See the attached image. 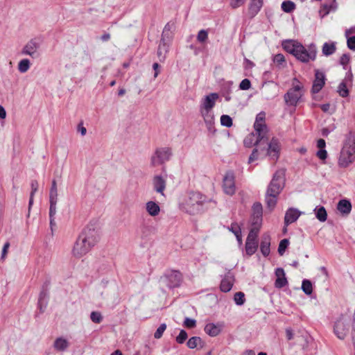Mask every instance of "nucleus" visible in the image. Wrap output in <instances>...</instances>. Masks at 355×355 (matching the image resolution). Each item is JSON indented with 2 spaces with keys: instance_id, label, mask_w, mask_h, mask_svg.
<instances>
[{
  "instance_id": "1a4fd4ad",
  "label": "nucleus",
  "mask_w": 355,
  "mask_h": 355,
  "mask_svg": "<svg viewBox=\"0 0 355 355\" xmlns=\"http://www.w3.org/2000/svg\"><path fill=\"white\" fill-rule=\"evenodd\" d=\"M262 142L265 143L268 146L266 155H268L271 159L277 161L279 157L280 151L279 140L275 137H272L269 143L268 140L266 141V139L262 141Z\"/></svg>"
},
{
  "instance_id": "bb28decb",
  "label": "nucleus",
  "mask_w": 355,
  "mask_h": 355,
  "mask_svg": "<svg viewBox=\"0 0 355 355\" xmlns=\"http://www.w3.org/2000/svg\"><path fill=\"white\" fill-rule=\"evenodd\" d=\"M187 345L190 349H194L197 347H199L200 349H202L205 346V343L200 337L193 336L189 339Z\"/></svg>"
},
{
  "instance_id": "6e6d98bb",
  "label": "nucleus",
  "mask_w": 355,
  "mask_h": 355,
  "mask_svg": "<svg viewBox=\"0 0 355 355\" xmlns=\"http://www.w3.org/2000/svg\"><path fill=\"white\" fill-rule=\"evenodd\" d=\"M349 62V54H343L340 59V64L343 66L345 69H347V65Z\"/></svg>"
},
{
  "instance_id": "39448f33",
  "label": "nucleus",
  "mask_w": 355,
  "mask_h": 355,
  "mask_svg": "<svg viewBox=\"0 0 355 355\" xmlns=\"http://www.w3.org/2000/svg\"><path fill=\"white\" fill-rule=\"evenodd\" d=\"M303 86L297 78L293 80V87L284 94L286 103L291 106H295L302 98Z\"/></svg>"
},
{
  "instance_id": "864d4df0",
  "label": "nucleus",
  "mask_w": 355,
  "mask_h": 355,
  "mask_svg": "<svg viewBox=\"0 0 355 355\" xmlns=\"http://www.w3.org/2000/svg\"><path fill=\"white\" fill-rule=\"evenodd\" d=\"M251 87L250 80L245 78L239 84V88L241 90H248Z\"/></svg>"
},
{
  "instance_id": "a18cd8bd",
  "label": "nucleus",
  "mask_w": 355,
  "mask_h": 355,
  "mask_svg": "<svg viewBox=\"0 0 355 355\" xmlns=\"http://www.w3.org/2000/svg\"><path fill=\"white\" fill-rule=\"evenodd\" d=\"M90 319L93 322L99 324L103 320V316L98 311H92L90 314Z\"/></svg>"
},
{
  "instance_id": "412c9836",
  "label": "nucleus",
  "mask_w": 355,
  "mask_h": 355,
  "mask_svg": "<svg viewBox=\"0 0 355 355\" xmlns=\"http://www.w3.org/2000/svg\"><path fill=\"white\" fill-rule=\"evenodd\" d=\"M154 189L164 196V191L166 189V180L161 175H155L153 180Z\"/></svg>"
},
{
  "instance_id": "c756f323",
  "label": "nucleus",
  "mask_w": 355,
  "mask_h": 355,
  "mask_svg": "<svg viewBox=\"0 0 355 355\" xmlns=\"http://www.w3.org/2000/svg\"><path fill=\"white\" fill-rule=\"evenodd\" d=\"M200 113L202 114V116L204 119V121H205L206 125H211V123L214 121V115L212 114L211 110H201V109H200Z\"/></svg>"
},
{
  "instance_id": "aec40b11",
  "label": "nucleus",
  "mask_w": 355,
  "mask_h": 355,
  "mask_svg": "<svg viewBox=\"0 0 355 355\" xmlns=\"http://www.w3.org/2000/svg\"><path fill=\"white\" fill-rule=\"evenodd\" d=\"M168 287L170 288H176L180 286L182 275L178 271H173L168 277Z\"/></svg>"
},
{
  "instance_id": "393cba45",
  "label": "nucleus",
  "mask_w": 355,
  "mask_h": 355,
  "mask_svg": "<svg viewBox=\"0 0 355 355\" xmlns=\"http://www.w3.org/2000/svg\"><path fill=\"white\" fill-rule=\"evenodd\" d=\"M69 343L67 340L60 337L55 339L53 343V347L59 352H64L69 347Z\"/></svg>"
},
{
  "instance_id": "423d86ee",
  "label": "nucleus",
  "mask_w": 355,
  "mask_h": 355,
  "mask_svg": "<svg viewBox=\"0 0 355 355\" xmlns=\"http://www.w3.org/2000/svg\"><path fill=\"white\" fill-rule=\"evenodd\" d=\"M172 155L170 148L164 147L157 148L150 159V165L153 167L162 165L168 161Z\"/></svg>"
},
{
  "instance_id": "7c9ffc66",
  "label": "nucleus",
  "mask_w": 355,
  "mask_h": 355,
  "mask_svg": "<svg viewBox=\"0 0 355 355\" xmlns=\"http://www.w3.org/2000/svg\"><path fill=\"white\" fill-rule=\"evenodd\" d=\"M258 248V242H245V252L248 255H252L255 253Z\"/></svg>"
},
{
  "instance_id": "f704fd0d",
  "label": "nucleus",
  "mask_w": 355,
  "mask_h": 355,
  "mask_svg": "<svg viewBox=\"0 0 355 355\" xmlns=\"http://www.w3.org/2000/svg\"><path fill=\"white\" fill-rule=\"evenodd\" d=\"M263 91L267 98H272L277 94V87L275 85L266 86Z\"/></svg>"
},
{
  "instance_id": "473e14b6",
  "label": "nucleus",
  "mask_w": 355,
  "mask_h": 355,
  "mask_svg": "<svg viewBox=\"0 0 355 355\" xmlns=\"http://www.w3.org/2000/svg\"><path fill=\"white\" fill-rule=\"evenodd\" d=\"M228 229L235 235L239 242L242 241L241 230L236 223H232L230 227H228Z\"/></svg>"
},
{
  "instance_id": "6ab92c4d",
  "label": "nucleus",
  "mask_w": 355,
  "mask_h": 355,
  "mask_svg": "<svg viewBox=\"0 0 355 355\" xmlns=\"http://www.w3.org/2000/svg\"><path fill=\"white\" fill-rule=\"evenodd\" d=\"M275 275L277 277L275 282V286L276 288H282L288 284V281L286 278L285 272L283 268H277L275 270Z\"/></svg>"
},
{
  "instance_id": "f3484780",
  "label": "nucleus",
  "mask_w": 355,
  "mask_h": 355,
  "mask_svg": "<svg viewBox=\"0 0 355 355\" xmlns=\"http://www.w3.org/2000/svg\"><path fill=\"white\" fill-rule=\"evenodd\" d=\"M270 236L268 233H265L262 235L261 241L260 243V250L263 256L268 257L270 252Z\"/></svg>"
},
{
  "instance_id": "69168bd1",
  "label": "nucleus",
  "mask_w": 355,
  "mask_h": 355,
  "mask_svg": "<svg viewBox=\"0 0 355 355\" xmlns=\"http://www.w3.org/2000/svg\"><path fill=\"white\" fill-rule=\"evenodd\" d=\"M9 247H10L9 242H6L4 244V245L3 247V249H2L1 257V259L3 260L5 259L6 256V254L8 252V250Z\"/></svg>"
},
{
  "instance_id": "f257e3e1",
  "label": "nucleus",
  "mask_w": 355,
  "mask_h": 355,
  "mask_svg": "<svg viewBox=\"0 0 355 355\" xmlns=\"http://www.w3.org/2000/svg\"><path fill=\"white\" fill-rule=\"evenodd\" d=\"M283 49L290 54L294 55L299 61L307 63L310 60H315L317 50L315 45L311 44L306 49L301 43L293 40H287L282 42Z\"/></svg>"
},
{
  "instance_id": "de8ad7c7",
  "label": "nucleus",
  "mask_w": 355,
  "mask_h": 355,
  "mask_svg": "<svg viewBox=\"0 0 355 355\" xmlns=\"http://www.w3.org/2000/svg\"><path fill=\"white\" fill-rule=\"evenodd\" d=\"M208 38V33L207 31L202 29L200 30L197 35V40L200 43H204Z\"/></svg>"
},
{
  "instance_id": "f8f14e48",
  "label": "nucleus",
  "mask_w": 355,
  "mask_h": 355,
  "mask_svg": "<svg viewBox=\"0 0 355 355\" xmlns=\"http://www.w3.org/2000/svg\"><path fill=\"white\" fill-rule=\"evenodd\" d=\"M254 128L257 135V140L254 144V146L259 145L265 139H266V141L268 140V138L266 137L268 128L266 123H254Z\"/></svg>"
},
{
  "instance_id": "3c124183",
  "label": "nucleus",
  "mask_w": 355,
  "mask_h": 355,
  "mask_svg": "<svg viewBox=\"0 0 355 355\" xmlns=\"http://www.w3.org/2000/svg\"><path fill=\"white\" fill-rule=\"evenodd\" d=\"M58 200H49V218L54 217L56 214V204Z\"/></svg>"
},
{
  "instance_id": "20e7f679",
  "label": "nucleus",
  "mask_w": 355,
  "mask_h": 355,
  "mask_svg": "<svg viewBox=\"0 0 355 355\" xmlns=\"http://www.w3.org/2000/svg\"><path fill=\"white\" fill-rule=\"evenodd\" d=\"M355 160V144L353 140L349 139L344 144L338 159V165L346 168Z\"/></svg>"
},
{
  "instance_id": "58836bf2",
  "label": "nucleus",
  "mask_w": 355,
  "mask_h": 355,
  "mask_svg": "<svg viewBox=\"0 0 355 355\" xmlns=\"http://www.w3.org/2000/svg\"><path fill=\"white\" fill-rule=\"evenodd\" d=\"M295 8V4L291 1H285L282 3V9L285 12H291Z\"/></svg>"
},
{
  "instance_id": "774afa93",
  "label": "nucleus",
  "mask_w": 355,
  "mask_h": 355,
  "mask_svg": "<svg viewBox=\"0 0 355 355\" xmlns=\"http://www.w3.org/2000/svg\"><path fill=\"white\" fill-rule=\"evenodd\" d=\"M153 68L155 71L154 77L156 78V77H157L158 74L159 73L160 65L158 63L155 62L153 64Z\"/></svg>"
},
{
  "instance_id": "a211bd4d",
  "label": "nucleus",
  "mask_w": 355,
  "mask_h": 355,
  "mask_svg": "<svg viewBox=\"0 0 355 355\" xmlns=\"http://www.w3.org/2000/svg\"><path fill=\"white\" fill-rule=\"evenodd\" d=\"M234 280L233 275L228 272L221 280L220 285L221 291L225 293L229 292L233 286Z\"/></svg>"
},
{
  "instance_id": "6e6552de",
  "label": "nucleus",
  "mask_w": 355,
  "mask_h": 355,
  "mask_svg": "<svg viewBox=\"0 0 355 355\" xmlns=\"http://www.w3.org/2000/svg\"><path fill=\"white\" fill-rule=\"evenodd\" d=\"M92 248L85 239L83 241L79 235L76 240L72 252L73 254L78 258H80L86 254Z\"/></svg>"
},
{
  "instance_id": "ddd939ff",
  "label": "nucleus",
  "mask_w": 355,
  "mask_h": 355,
  "mask_svg": "<svg viewBox=\"0 0 355 355\" xmlns=\"http://www.w3.org/2000/svg\"><path fill=\"white\" fill-rule=\"evenodd\" d=\"M325 84V75L323 72L318 69L315 71V79L312 85L311 92L313 94L318 93Z\"/></svg>"
},
{
  "instance_id": "4468645a",
  "label": "nucleus",
  "mask_w": 355,
  "mask_h": 355,
  "mask_svg": "<svg viewBox=\"0 0 355 355\" xmlns=\"http://www.w3.org/2000/svg\"><path fill=\"white\" fill-rule=\"evenodd\" d=\"M218 97L219 96L217 93H211L209 95L205 96L202 100L200 109L211 110L215 106L216 101Z\"/></svg>"
},
{
  "instance_id": "0eeeda50",
  "label": "nucleus",
  "mask_w": 355,
  "mask_h": 355,
  "mask_svg": "<svg viewBox=\"0 0 355 355\" xmlns=\"http://www.w3.org/2000/svg\"><path fill=\"white\" fill-rule=\"evenodd\" d=\"M80 236L81 239H85L92 247L96 245L99 239L98 232L92 225L87 226Z\"/></svg>"
},
{
  "instance_id": "5701e85b",
  "label": "nucleus",
  "mask_w": 355,
  "mask_h": 355,
  "mask_svg": "<svg viewBox=\"0 0 355 355\" xmlns=\"http://www.w3.org/2000/svg\"><path fill=\"white\" fill-rule=\"evenodd\" d=\"M146 209L148 214L151 216H157L160 212V207L157 203L154 201H148L146 203Z\"/></svg>"
},
{
  "instance_id": "603ef678",
  "label": "nucleus",
  "mask_w": 355,
  "mask_h": 355,
  "mask_svg": "<svg viewBox=\"0 0 355 355\" xmlns=\"http://www.w3.org/2000/svg\"><path fill=\"white\" fill-rule=\"evenodd\" d=\"M171 38H172V33L167 32V31H166L165 30H163L160 41H162L164 43L167 42L168 44H169V43L171 40Z\"/></svg>"
},
{
  "instance_id": "72a5a7b5",
  "label": "nucleus",
  "mask_w": 355,
  "mask_h": 355,
  "mask_svg": "<svg viewBox=\"0 0 355 355\" xmlns=\"http://www.w3.org/2000/svg\"><path fill=\"white\" fill-rule=\"evenodd\" d=\"M316 218L320 222H324L327 218V214L324 207H320L318 209H315Z\"/></svg>"
},
{
  "instance_id": "9d476101",
  "label": "nucleus",
  "mask_w": 355,
  "mask_h": 355,
  "mask_svg": "<svg viewBox=\"0 0 355 355\" xmlns=\"http://www.w3.org/2000/svg\"><path fill=\"white\" fill-rule=\"evenodd\" d=\"M39 48L40 44L36 39H32L23 47L21 54L29 55L33 58H37L40 56V53L37 51Z\"/></svg>"
},
{
  "instance_id": "338daca9",
  "label": "nucleus",
  "mask_w": 355,
  "mask_h": 355,
  "mask_svg": "<svg viewBox=\"0 0 355 355\" xmlns=\"http://www.w3.org/2000/svg\"><path fill=\"white\" fill-rule=\"evenodd\" d=\"M78 131L80 132L82 136H84V135H86L87 130L83 126V123H80L78 124Z\"/></svg>"
},
{
  "instance_id": "c85d7f7f",
  "label": "nucleus",
  "mask_w": 355,
  "mask_h": 355,
  "mask_svg": "<svg viewBox=\"0 0 355 355\" xmlns=\"http://www.w3.org/2000/svg\"><path fill=\"white\" fill-rule=\"evenodd\" d=\"M205 331L210 336H216L219 334L220 329V328L213 323H209L205 327Z\"/></svg>"
},
{
  "instance_id": "b1692460",
  "label": "nucleus",
  "mask_w": 355,
  "mask_h": 355,
  "mask_svg": "<svg viewBox=\"0 0 355 355\" xmlns=\"http://www.w3.org/2000/svg\"><path fill=\"white\" fill-rule=\"evenodd\" d=\"M337 209L343 214H348L352 210V205L349 200L346 199L340 200L337 205Z\"/></svg>"
},
{
  "instance_id": "8fccbe9b",
  "label": "nucleus",
  "mask_w": 355,
  "mask_h": 355,
  "mask_svg": "<svg viewBox=\"0 0 355 355\" xmlns=\"http://www.w3.org/2000/svg\"><path fill=\"white\" fill-rule=\"evenodd\" d=\"M188 335L186 331L182 329L180 331L179 335L176 337V342L179 344L184 343L187 339Z\"/></svg>"
},
{
  "instance_id": "e433bc0d",
  "label": "nucleus",
  "mask_w": 355,
  "mask_h": 355,
  "mask_svg": "<svg viewBox=\"0 0 355 355\" xmlns=\"http://www.w3.org/2000/svg\"><path fill=\"white\" fill-rule=\"evenodd\" d=\"M31 62L28 59H23L18 64V70L21 73L26 72L30 68Z\"/></svg>"
},
{
  "instance_id": "dca6fc26",
  "label": "nucleus",
  "mask_w": 355,
  "mask_h": 355,
  "mask_svg": "<svg viewBox=\"0 0 355 355\" xmlns=\"http://www.w3.org/2000/svg\"><path fill=\"white\" fill-rule=\"evenodd\" d=\"M301 212L295 208H289L285 214L284 224L286 226L295 222L300 216Z\"/></svg>"
},
{
  "instance_id": "2f4dec72",
  "label": "nucleus",
  "mask_w": 355,
  "mask_h": 355,
  "mask_svg": "<svg viewBox=\"0 0 355 355\" xmlns=\"http://www.w3.org/2000/svg\"><path fill=\"white\" fill-rule=\"evenodd\" d=\"M250 223H251V228L250 229H255L257 228V230H260L262 225V216H251L250 218Z\"/></svg>"
},
{
  "instance_id": "cd10ccee",
  "label": "nucleus",
  "mask_w": 355,
  "mask_h": 355,
  "mask_svg": "<svg viewBox=\"0 0 355 355\" xmlns=\"http://www.w3.org/2000/svg\"><path fill=\"white\" fill-rule=\"evenodd\" d=\"M336 50L335 42H325L322 49V53L326 56H329L335 53Z\"/></svg>"
},
{
  "instance_id": "ea45409f",
  "label": "nucleus",
  "mask_w": 355,
  "mask_h": 355,
  "mask_svg": "<svg viewBox=\"0 0 355 355\" xmlns=\"http://www.w3.org/2000/svg\"><path fill=\"white\" fill-rule=\"evenodd\" d=\"M253 216H263V207L260 202H255L252 206V214Z\"/></svg>"
},
{
  "instance_id": "49530a36",
  "label": "nucleus",
  "mask_w": 355,
  "mask_h": 355,
  "mask_svg": "<svg viewBox=\"0 0 355 355\" xmlns=\"http://www.w3.org/2000/svg\"><path fill=\"white\" fill-rule=\"evenodd\" d=\"M234 300L237 305H243L245 302V295L242 292H237L234 294Z\"/></svg>"
},
{
  "instance_id": "a19ab883",
  "label": "nucleus",
  "mask_w": 355,
  "mask_h": 355,
  "mask_svg": "<svg viewBox=\"0 0 355 355\" xmlns=\"http://www.w3.org/2000/svg\"><path fill=\"white\" fill-rule=\"evenodd\" d=\"M259 231L255 229H250L248 237L246 239V241H252V242H258L257 237Z\"/></svg>"
},
{
  "instance_id": "79ce46f5",
  "label": "nucleus",
  "mask_w": 355,
  "mask_h": 355,
  "mask_svg": "<svg viewBox=\"0 0 355 355\" xmlns=\"http://www.w3.org/2000/svg\"><path fill=\"white\" fill-rule=\"evenodd\" d=\"M49 200H58V190L56 181H52L51 188L49 193Z\"/></svg>"
},
{
  "instance_id": "f03ea898",
  "label": "nucleus",
  "mask_w": 355,
  "mask_h": 355,
  "mask_svg": "<svg viewBox=\"0 0 355 355\" xmlns=\"http://www.w3.org/2000/svg\"><path fill=\"white\" fill-rule=\"evenodd\" d=\"M284 171L282 170L276 171L268 187L265 197L267 207L270 210L276 206L277 197L284 189Z\"/></svg>"
},
{
  "instance_id": "a878e982",
  "label": "nucleus",
  "mask_w": 355,
  "mask_h": 355,
  "mask_svg": "<svg viewBox=\"0 0 355 355\" xmlns=\"http://www.w3.org/2000/svg\"><path fill=\"white\" fill-rule=\"evenodd\" d=\"M169 44L167 42H162L160 41L157 49V56L160 62H163L166 58V55L168 51Z\"/></svg>"
},
{
  "instance_id": "e2e57ef3",
  "label": "nucleus",
  "mask_w": 355,
  "mask_h": 355,
  "mask_svg": "<svg viewBox=\"0 0 355 355\" xmlns=\"http://www.w3.org/2000/svg\"><path fill=\"white\" fill-rule=\"evenodd\" d=\"M347 46L351 50H355V36L348 37Z\"/></svg>"
},
{
  "instance_id": "c9c22d12",
  "label": "nucleus",
  "mask_w": 355,
  "mask_h": 355,
  "mask_svg": "<svg viewBox=\"0 0 355 355\" xmlns=\"http://www.w3.org/2000/svg\"><path fill=\"white\" fill-rule=\"evenodd\" d=\"M302 290L305 294L308 295H311L313 292L311 282L309 279H304L302 283Z\"/></svg>"
},
{
  "instance_id": "9b49d317",
  "label": "nucleus",
  "mask_w": 355,
  "mask_h": 355,
  "mask_svg": "<svg viewBox=\"0 0 355 355\" xmlns=\"http://www.w3.org/2000/svg\"><path fill=\"white\" fill-rule=\"evenodd\" d=\"M223 190L227 195L232 196L236 191L234 175L232 171L226 173L223 178Z\"/></svg>"
},
{
  "instance_id": "7ed1b4c3",
  "label": "nucleus",
  "mask_w": 355,
  "mask_h": 355,
  "mask_svg": "<svg viewBox=\"0 0 355 355\" xmlns=\"http://www.w3.org/2000/svg\"><path fill=\"white\" fill-rule=\"evenodd\" d=\"M206 202L207 198L205 196L200 192L191 191L181 204V209L189 215H198L204 212Z\"/></svg>"
},
{
  "instance_id": "c03bdc74",
  "label": "nucleus",
  "mask_w": 355,
  "mask_h": 355,
  "mask_svg": "<svg viewBox=\"0 0 355 355\" xmlns=\"http://www.w3.org/2000/svg\"><path fill=\"white\" fill-rule=\"evenodd\" d=\"M220 123L223 126L230 128L232 125V119L229 115L223 114L220 117Z\"/></svg>"
},
{
  "instance_id": "13d9d810",
  "label": "nucleus",
  "mask_w": 355,
  "mask_h": 355,
  "mask_svg": "<svg viewBox=\"0 0 355 355\" xmlns=\"http://www.w3.org/2000/svg\"><path fill=\"white\" fill-rule=\"evenodd\" d=\"M245 2V0H231L230 6L232 8H237L242 5H243Z\"/></svg>"
},
{
  "instance_id": "4c0bfd02",
  "label": "nucleus",
  "mask_w": 355,
  "mask_h": 355,
  "mask_svg": "<svg viewBox=\"0 0 355 355\" xmlns=\"http://www.w3.org/2000/svg\"><path fill=\"white\" fill-rule=\"evenodd\" d=\"M339 95L343 98L349 96V89H347V85L345 81L341 82L338 87V91Z\"/></svg>"
},
{
  "instance_id": "37998d69",
  "label": "nucleus",
  "mask_w": 355,
  "mask_h": 355,
  "mask_svg": "<svg viewBox=\"0 0 355 355\" xmlns=\"http://www.w3.org/2000/svg\"><path fill=\"white\" fill-rule=\"evenodd\" d=\"M288 244L289 241L287 239H284L280 241L278 247V253L280 255H283L284 254L286 249L288 246Z\"/></svg>"
},
{
  "instance_id": "bf43d9fd",
  "label": "nucleus",
  "mask_w": 355,
  "mask_h": 355,
  "mask_svg": "<svg viewBox=\"0 0 355 355\" xmlns=\"http://www.w3.org/2000/svg\"><path fill=\"white\" fill-rule=\"evenodd\" d=\"M257 159H258V149L254 148L249 157L248 163L250 164L252 162H254V160H257Z\"/></svg>"
},
{
  "instance_id": "2eb2a0df",
  "label": "nucleus",
  "mask_w": 355,
  "mask_h": 355,
  "mask_svg": "<svg viewBox=\"0 0 355 355\" xmlns=\"http://www.w3.org/2000/svg\"><path fill=\"white\" fill-rule=\"evenodd\" d=\"M50 283V280H46L40 293L38 306L42 312L43 311V308L45 309L46 306L47 302L46 300L48 298V288Z\"/></svg>"
},
{
  "instance_id": "09e8293b",
  "label": "nucleus",
  "mask_w": 355,
  "mask_h": 355,
  "mask_svg": "<svg viewBox=\"0 0 355 355\" xmlns=\"http://www.w3.org/2000/svg\"><path fill=\"white\" fill-rule=\"evenodd\" d=\"M166 329V324L165 323H162L159 325V327L157 329L156 331L154 334V337L157 339L160 338L164 331Z\"/></svg>"
},
{
  "instance_id": "4d7b16f0",
  "label": "nucleus",
  "mask_w": 355,
  "mask_h": 355,
  "mask_svg": "<svg viewBox=\"0 0 355 355\" xmlns=\"http://www.w3.org/2000/svg\"><path fill=\"white\" fill-rule=\"evenodd\" d=\"M273 62L278 65H281L285 62V58L283 54L278 53L274 56Z\"/></svg>"
},
{
  "instance_id": "0e129e2a",
  "label": "nucleus",
  "mask_w": 355,
  "mask_h": 355,
  "mask_svg": "<svg viewBox=\"0 0 355 355\" xmlns=\"http://www.w3.org/2000/svg\"><path fill=\"white\" fill-rule=\"evenodd\" d=\"M265 119H266V114H265V112H261L260 113H259L257 115L254 123H266L265 122Z\"/></svg>"
},
{
  "instance_id": "5fc2aeb1",
  "label": "nucleus",
  "mask_w": 355,
  "mask_h": 355,
  "mask_svg": "<svg viewBox=\"0 0 355 355\" xmlns=\"http://www.w3.org/2000/svg\"><path fill=\"white\" fill-rule=\"evenodd\" d=\"M184 325L187 328L192 329L196 326V321L194 319L186 318L184 321Z\"/></svg>"
},
{
  "instance_id": "052dcab7",
  "label": "nucleus",
  "mask_w": 355,
  "mask_h": 355,
  "mask_svg": "<svg viewBox=\"0 0 355 355\" xmlns=\"http://www.w3.org/2000/svg\"><path fill=\"white\" fill-rule=\"evenodd\" d=\"M316 155L318 157L319 159L324 160L327 157V152L324 149H320L317 152Z\"/></svg>"
},
{
  "instance_id": "4be33fe9",
  "label": "nucleus",
  "mask_w": 355,
  "mask_h": 355,
  "mask_svg": "<svg viewBox=\"0 0 355 355\" xmlns=\"http://www.w3.org/2000/svg\"><path fill=\"white\" fill-rule=\"evenodd\" d=\"M263 6V0H252L249 8L248 14L251 18L254 17L260 10Z\"/></svg>"
},
{
  "instance_id": "680f3d73",
  "label": "nucleus",
  "mask_w": 355,
  "mask_h": 355,
  "mask_svg": "<svg viewBox=\"0 0 355 355\" xmlns=\"http://www.w3.org/2000/svg\"><path fill=\"white\" fill-rule=\"evenodd\" d=\"M31 196H34L35 193L38 190V187H39V184H38V182L37 180H32L31 181Z\"/></svg>"
}]
</instances>
